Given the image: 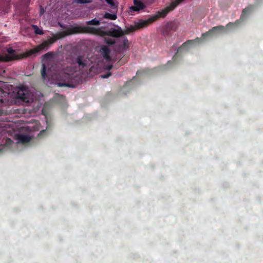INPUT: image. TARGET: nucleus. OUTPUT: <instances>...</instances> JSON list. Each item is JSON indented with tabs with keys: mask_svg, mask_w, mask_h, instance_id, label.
<instances>
[{
	"mask_svg": "<svg viewBox=\"0 0 263 263\" xmlns=\"http://www.w3.org/2000/svg\"><path fill=\"white\" fill-rule=\"evenodd\" d=\"M112 67V65H109V66H107V68H107V69H108V70H110V69H111Z\"/></svg>",
	"mask_w": 263,
	"mask_h": 263,
	"instance_id": "nucleus-22",
	"label": "nucleus"
},
{
	"mask_svg": "<svg viewBox=\"0 0 263 263\" xmlns=\"http://www.w3.org/2000/svg\"><path fill=\"white\" fill-rule=\"evenodd\" d=\"M128 47H129L128 41L126 39H124L123 41L122 49L123 50H126L128 48Z\"/></svg>",
	"mask_w": 263,
	"mask_h": 263,
	"instance_id": "nucleus-12",
	"label": "nucleus"
},
{
	"mask_svg": "<svg viewBox=\"0 0 263 263\" xmlns=\"http://www.w3.org/2000/svg\"><path fill=\"white\" fill-rule=\"evenodd\" d=\"M183 0H175L171 5L157 13V14L146 21H142L138 22L134 26H130L124 31L122 30L120 28L115 29L109 32V34L114 37H119L125 34H128L131 32L135 31L140 28L146 27L148 24L155 21L158 17H164L168 12L173 10L178 5L181 3Z\"/></svg>",
	"mask_w": 263,
	"mask_h": 263,
	"instance_id": "nucleus-1",
	"label": "nucleus"
},
{
	"mask_svg": "<svg viewBox=\"0 0 263 263\" xmlns=\"http://www.w3.org/2000/svg\"><path fill=\"white\" fill-rule=\"evenodd\" d=\"M101 53L103 55V58L106 59L107 61L111 60V58L109 55L110 50L108 48L105 46H103L101 48Z\"/></svg>",
	"mask_w": 263,
	"mask_h": 263,
	"instance_id": "nucleus-7",
	"label": "nucleus"
},
{
	"mask_svg": "<svg viewBox=\"0 0 263 263\" xmlns=\"http://www.w3.org/2000/svg\"><path fill=\"white\" fill-rule=\"evenodd\" d=\"M77 63L79 64L80 67H83L85 65V63L83 62V59L81 57H79L77 59Z\"/></svg>",
	"mask_w": 263,
	"mask_h": 263,
	"instance_id": "nucleus-13",
	"label": "nucleus"
},
{
	"mask_svg": "<svg viewBox=\"0 0 263 263\" xmlns=\"http://www.w3.org/2000/svg\"><path fill=\"white\" fill-rule=\"evenodd\" d=\"M134 6L130 7L129 13L132 14L133 11H139L145 8V5L141 2V0H134Z\"/></svg>",
	"mask_w": 263,
	"mask_h": 263,
	"instance_id": "nucleus-6",
	"label": "nucleus"
},
{
	"mask_svg": "<svg viewBox=\"0 0 263 263\" xmlns=\"http://www.w3.org/2000/svg\"><path fill=\"white\" fill-rule=\"evenodd\" d=\"M106 42L108 44H113L115 42L114 41H112L111 39H106Z\"/></svg>",
	"mask_w": 263,
	"mask_h": 263,
	"instance_id": "nucleus-19",
	"label": "nucleus"
},
{
	"mask_svg": "<svg viewBox=\"0 0 263 263\" xmlns=\"http://www.w3.org/2000/svg\"><path fill=\"white\" fill-rule=\"evenodd\" d=\"M8 54L5 55H0V62H8L13 60L23 58V55H17L14 54V50L11 48H9L7 50Z\"/></svg>",
	"mask_w": 263,
	"mask_h": 263,
	"instance_id": "nucleus-3",
	"label": "nucleus"
},
{
	"mask_svg": "<svg viewBox=\"0 0 263 263\" xmlns=\"http://www.w3.org/2000/svg\"><path fill=\"white\" fill-rule=\"evenodd\" d=\"M110 75H111V73H108L107 75H101L100 77L102 78H108Z\"/></svg>",
	"mask_w": 263,
	"mask_h": 263,
	"instance_id": "nucleus-21",
	"label": "nucleus"
},
{
	"mask_svg": "<svg viewBox=\"0 0 263 263\" xmlns=\"http://www.w3.org/2000/svg\"><path fill=\"white\" fill-rule=\"evenodd\" d=\"M43 13V11L41 10V13Z\"/></svg>",
	"mask_w": 263,
	"mask_h": 263,
	"instance_id": "nucleus-24",
	"label": "nucleus"
},
{
	"mask_svg": "<svg viewBox=\"0 0 263 263\" xmlns=\"http://www.w3.org/2000/svg\"><path fill=\"white\" fill-rule=\"evenodd\" d=\"M104 17L111 20H115L117 17V15L115 14L106 13L104 15Z\"/></svg>",
	"mask_w": 263,
	"mask_h": 263,
	"instance_id": "nucleus-11",
	"label": "nucleus"
},
{
	"mask_svg": "<svg viewBox=\"0 0 263 263\" xmlns=\"http://www.w3.org/2000/svg\"><path fill=\"white\" fill-rule=\"evenodd\" d=\"M223 29H224V27L223 26L215 27H214L212 30L209 31L208 32H207L205 34H206V35L211 34L213 33H214L215 31L223 30Z\"/></svg>",
	"mask_w": 263,
	"mask_h": 263,
	"instance_id": "nucleus-10",
	"label": "nucleus"
},
{
	"mask_svg": "<svg viewBox=\"0 0 263 263\" xmlns=\"http://www.w3.org/2000/svg\"><path fill=\"white\" fill-rule=\"evenodd\" d=\"M32 27L34 28V31L36 34H43V32L42 31V30H41L37 26L33 25Z\"/></svg>",
	"mask_w": 263,
	"mask_h": 263,
	"instance_id": "nucleus-15",
	"label": "nucleus"
},
{
	"mask_svg": "<svg viewBox=\"0 0 263 263\" xmlns=\"http://www.w3.org/2000/svg\"><path fill=\"white\" fill-rule=\"evenodd\" d=\"M87 25H99L100 24V21L96 20L93 19L91 21H89L87 22Z\"/></svg>",
	"mask_w": 263,
	"mask_h": 263,
	"instance_id": "nucleus-14",
	"label": "nucleus"
},
{
	"mask_svg": "<svg viewBox=\"0 0 263 263\" xmlns=\"http://www.w3.org/2000/svg\"><path fill=\"white\" fill-rule=\"evenodd\" d=\"M87 30L88 32L93 33L99 35H104L105 33L101 30L100 28H96L95 27H87Z\"/></svg>",
	"mask_w": 263,
	"mask_h": 263,
	"instance_id": "nucleus-8",
	"label": "nucleus"
},
{
	"mask_svg": "<svg viewBox=\"0 0 263 263\" xmlns=\"http://www.w3.org/2000/svg\"><path fill=\"white\" fill-rule=\"evenodd\" d=\"M43 13V11L41 10V13Z\"/></svg>",
	"mask_w": 263,
	"mask_h": 263,
	"instance_id": "nucleus-23",
	"label": "nucleus"
},
{
	"mask_svg": "<svg viewBox=\"0 0 263 263\" xmlns=\"http://www.w3.org/2000/svg\"><path fill=\"white\" fill-rule=\"evenodd\" d=\"M55 41V39H51L48 41H45L41 44L39 45L36 48L32 49L27 52L25 56L30 55L33 53H36L37 52L40 51L42 50L47 49L49 46L52 44Z\"/></svg>",
	"mask_w": 263,
	"mask_h": 263,
	"instance_id": "nucleus-4",
	"label": "nucleus"
},
{
	"mask_svg": "<svg viewBox=\"0 0 263 263\" xmlns=\"http://www.w3.org/2000/svg\"><path fill=\"white\" fill-rule=\"evenodd\" d=\"M105 1L112 8H117L118 3L116 0H105Z\"/></svg>",
	"mask_w": 263,
	"mask_h": 263,
	"instance_id": "nucleus-9",
	"label": "nucleus"
},
{
	"mask_svg": "<svg viewBox=\"0 0 263 263\" xmlns=\"http://www.w3.org/2000/svg\"><path fill=\"white\" fill-rule=\"evenodd\" d=\"M6 94L2 89H0V104L4 102V96Z\"/></svg>",
	"mask_w": 263,
	"mask_h": 263,
	"instance_id": "nucleus-16",
	"label": "nucleus"
},
{
	"mask_svg": "<svg viewBox=\"0 0 263 263\" xmlns=\"http://www.w3.org/2000/svg\"><path fill=\"white\" fill-rule=\"evenodd\" d=\"M55 41V39H51L48 41H45L41 44L39 45L36 48L32 49L27 52L25 56L30 55L33 53H36L37 52L40 51L42 50L47 49L49 46L52 44Z\"/></svg>",
	"mask_w": 263,
	"mask_h": 263,
	"instance_id": "nucleus-5",
	"label": "nucleus"
},
{
	"mask_svg": "<svg viewBox=\"0 0 263 263\" xmlns=\"http://www.w3.org/2000/svg\"><path fill=\"white\" fill-rule=\"evenodd\" d=\"M42 66H43V68H42V71H41V74H42V77L44 79H45L46 78V66H45V63H43Z\"/></svg>",
	"mask_w": 263,
	"mask_h": 263,
	"instance_id": "nucleus-17",
	"label": "nucleus"
},
{
	"mask_svg": "<svg viewBox=\"0 0 263 263\" xmlns=\"http://www.w3.org/2000/svg\"><path fill=\"white\" fill-rule=\"evenodd\" d=\"M76 2L78 4H86L91 3V0H76Z\"/></svg>",
	"mask_w": 263,
	"mask_h": 263,
	"instance_id": "nucleus-18",
	"label": "nucleus"
},
{
	"mask_svg": "<svg viewBox=\"0 0 263 263\" xmlns=\"http://www.w3.org/2000/svg\"><path fill=\"white\" fill-rule=\"evenodd\" d=\"M51 56V53H47L46 54H45L43 57H44V59H45V58H49Z\"/></svg>",
	"mask_w": 263,
	"mask_h": 263,
	"instance_id": "nucleus-20",
	"label": "nucleus"
},
{
	"mask_svg": "<svg viewBox=\"0 0 263 263\" xmlns=\"http://www.w3.org/2000/svg\"><path fill=\"white\" fill-rule=\"evenodd\" d=\"M14 97L23 102L29 103L33 102V95L27 87L22 86L17 87L13 91Z\"/></svg>",
	"mask_w": 263,
	"mask_h": 263,
	"instance_id": "nucleus-2",
	"label": "nucleus"
}]
</instances>
